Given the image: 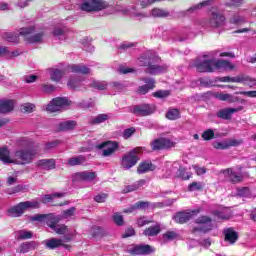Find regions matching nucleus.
Returning a JSON list of instances; mask_svg holds the SVG:
<instances>
[{
    "label": "nucleus",
    "mask_w": 256,
    "mask_h": 256,
    "mask_svg": "<svg viewBox=\"0 0 256 256\" xmlns=\"http://www.w3.org/2000/svg\"><path fill=\"white\" fill-rule=\"evenodd\" d=\"M219 51L214 50L211 52H208L207 54L203 55L204 59H210V60H203L197 59L194 67H196V70L199 73H213L214 71H232L233 66L231 62L227 60H215L214 57H217Z\"/></svg>",
    "instance_id": "f257e3e1"
},
{
    "label": "nucleus",
    "mask_w": 256,
    "mask_h": 256,
    "mask_svg": "<svg viewBox=\"0 0 256 256\" xmlns=\"http://www.w3.org/2000/svg\"><path fill=\"white\" fill-rule=\"evenodd\" d=\"M35 153L27 150H18L13 156L7 148H0V161L3 163H15L16 165H25L30 163Z\"/></svg>",
    "instance_id": "f03ea898"
},
{
    "label": "nucleus",
    "mask_w": 256,
    "mask_h": 256,
    "mask_svg": "<svg viewBox=\"0 0 256 256\" xmlns=\"http://www.w3.org/2000/svg\"><path fill=\"white\" fill-rule=\"evenodd\" d=\"M161 58L153 55V52H149L148 54H142L138 58V63L141 67H148L147 72L150 75H159V73H165L167 71V65H159Z\"/></svg>",
    "instance_id": "7ed1b4c3"
},
{
    "label": "nucleus",
    "mask_w": 256,
    "mask_h": 256,
    "mask_svg": "<svg viewBox=\"0 0 256 256\" xmlns=\"http://www.w3.org/2000/svg\"><path fill=\"white\" fill-rule=\"evenodd\" d=\"M24 39L25 43H43L47 39L45 34L43 33H20V34H15V33H3L2 34V39L4 41H7L8 43H13L14 45H17L19 41Z\"/></svg>",
    "instance_id": "20e7f679"
},
{
    "label": "nucleus",
    "mask_w": 256,
    "mask_h": 256,
    "mask_svg": "<svg viewBox=\"0 0 256 256\" xmlns=\"http://www.w3.org/2000/svg\"><path fill=\"white\" fill-rule=\"evenodd\" d=\"M110 8V15L117 13V9L109 5V2L105 0H83L80 9L87 13H95L97 11H103V9Z\"/></svg>",
    "instance_id": "39448f33"
},
{
    "label": "nucleus",
    "mask_w": 256,
    "mask_h": 256,
    "mask_svg": "<svg viewBox=\"0 0 256 256\" xmlns=\"http://www.w3.org/2000/svg\"><path fill=\"white\" fill-rule=\"evenodd\" d=\"M143 151V148H135L132 151L126 153L120 162L122 169L129 171L131 167H135L139 161V153Z\"/></svg>",
    "instance_id": "423d86ee"
},
{
    "label": "nucleus",
    "mask_w": 256,
    "mask_h": 256,
    "mask_svg": "<svg viewBox=\"0 0 256 256\" xmlns=\"http://www.w3.org/2000/svg\"><path fill=\"white\" fill-rule=\"evenodd\" d=\"M196 223L198 226L193 228V233H197V231L209 233V231H212L215 227V222L209 216H200L196 219Z\"/></svg>",
    "instance_id": "0eeeda50"
},
{
    "label": "nucleus",
    "mask_w": 256,
    "mask_h": 256,
    "mask_svg": "<svg viewBox=\"0 0 256 256\" xmlns=\"http://www.w3.org/2000/svg\"><path fill=\"white\" fill-rule=\"evenodd\" d=\"M96 149L101 151L102 157H113L119 150V143L117 141H104L96 145Z\"/></svg>",
    "instance_id": "6e6552de"
},
{
    "label": "nucleus",
    "mask_w": 256,
    "mask_h": 256,
    "mask_svg": "<svg viewBox=\"0 0 256 256\" xmlns=\"http://www.w3.org/2000/svg\"><path fill=\"white\" fill-rule=\"evenodd\" d=\"M71 106V101L67 98H54L46 107V111L49 113H57V111H63L67 107Z\"/></svg>",
    "instance_id": "1a4fd4ad"
},
{
    "label": "nucleus",
    "mask_w": 256,
    "mask_h": 256,
    "mask_svg": "<svg viewBox=\"0 0 256 256\" xmlns=\"http://www.w3.org/2000/svg\"><path fill=\"white\" fill-rule=\"evenodd\" d=\"M59 221H61V216L54 215L50 218L48 226L58 235H65V233H68L67 226L57 224Z\"/></svg>",
    "instance_id": "9d476101"
},
{
    "label": "nucleus",
    "mask_w": 256,
    "mask_h": 256,
    "mask_svg": "<svg viewBox=\"0 0 256 256\" xmlns=\"http://www.w3.org/2000/svg\"><path fill=\"white\" fill-rule=\"evenodd\" d=\"M152 151H161L163 149H171L173 142L167 138H158L150 143Z\"/></svg>",
    "instance_id": "9b49d317"
},
{
    "label": "nucleus",
    "mask_w": 256,
    "mask_h": 256,
    "mask_svg": "<svg viewBox=\"0 0 256 256\" xmlns=\"http://www.w3.org/2000/svg\"><path fill=\"white\" fill-rule=\"evenodd\" d=\"M225 25V15L221 14L219 11H212L209 26L213 29H219Z\"/></svg>",
    "instance_id": "f8f14e48"
},
{
    "label": "nucleus",
    "mask_w": 256,
    "mask_h": 256,
    "mask_svg": "<svg viewBox=\"0 0 256 256\" xmlns=\"http://www.w3.org/2000/svg\"><path fill=\"white\" fill-rule=\"evenodd\" d=\"M155 112V108L149 104H142L134 106L133 113L138 117H147Z\"/></svg>",
    "instance_id": "ddd939ff"
},
{
    "label": "nucleus",
    "mask_w": 256,
    "mask_h": 256,
    "mask_svg": "<svg viewBox=\"0 0 256 256\" xmlns=\"http://www.w3.org/2000/svg\"><path fill=\"white\" fill-rule=\"evenodd\" d=\"M214 1L215 0H205L204 2L196 4L190 7L188 10L180 12V17H186V15H188L189 13H195V11L203 9V7H209L210 5H213Z\"/></svg>",
    "instance_id": "4468645a"
},
{
    "label": "nucleus",
    "mask_w": 256,
    "mask_h": 256,
    "mask_svg": "<svg viewBox=\"0 0 256 256\" xmlns=\"http://www.w3.org/2000/svg\"><path fill=\"white\" fill-rule=\"evenodd\" d=\"M199 213V210H193L190 212H179L174 216V221L176 223H187L193 217V215H197Z\"/></svg>",
    "instance_id": "2eb2a0df"
},
{
    "label": "nucleus",
    "mask_w": 256,
    "mask_h": 256,
    "mask_svg": "<svg viewBox=\"0 0 256 256\" xmlns=\"http://www.w3.org/2000/svg\"><path fill=\"white\" fill-rule=\"evenodd\" d=\"M142 81L145 83V85H142L138 88V93L141 95H147L151 89H155V79L143 78Z\"/></svg>",
    "instance_id": "dca6fc26"
},
{
    "label": "nucleus",
    "mask_w": 256,
    "mask_h": 256,
    "mask_svg": "<svg viewBox=\"0 0 256 256\" xmlns=\"http://www.w3.org/2000/svg\"><path fill=\"white\" fill-rule=\"evenodd\" d=\"M68 71H71V73H80L81 75H89L91 68L85 64H72L68 66Z\"/></svg>",
    "instance_id": "f3484780"
},
{
    "label": "nucleus",
    "mask_w": 256,
    "mask_h": 256,
    "mask_svg": "<svg viewBox=\"0 0 256 256\" xmlns=\"http://www.w3.org/2000/svg\"><path fill=\"white\" fill-rule=\"evenodd\" d=\"M132 255H149L153 253V247L150 245H137L131 250Z\"/></svg>",
    "instance_id": "a211bd4d"
},
{
    "label": "nucleus",
    "mask_w": 256,
    "mask_h": 256,
    "mask_svg": "<svg viewBox=\"0 0 256 256\" xmlns=\"http://www.w3.org/2000/svg\"><path fill=\"white\" fill-rule=\"evenodd\" d=\"M116 11H121L122 13H124V15H130L132 17V19H146L147 17H151V15L149 13H137L135 12L134 9L129 10L128 8H123L121 10L116 9Z\"/></svg>",
    "instance_id": "6ab92c4d"
},
{
    "label": "nucleus",
    "mask_w": 256,
    "mask_h": 256,
    "mask_svg": "<svg viewBox=\"0 0 256 256\" xmlns=\"http://www.w3.org/2000/svg\"><path fill=\"white\" fill-rule=\"evenodd\" d=\"M96 178H97V173L89 172V171L78 172L75 175V179L77 181H95Z\"/></svg>",
    "instance_id": "aec40b11"
},
{
    "label": "nucleus",
    "mask_w": 256,
    "mask_h": 256,
    "mask_svg": "<svg viewBox=\"0 0 256 256\" xmlns=\"http://www.w3.org/2000/svg\"><path fill=\"white\" fill-rule=\"evenodd\" d=\"M25 211V205L23 204V202H20L18 205L8 210V215L10 217H21V215H23Z\"/></svg>",
    "instance_id": "412c9836"
},
{
    "label": "nucleus",
    "mask_w": 256,
    "mask_h": 256,
    "mask_svg": "<svg viewBox=\"0 0 256 256\" xmlns=\"http://www.w3.org/2000/svg\"><path fill=\"white\" fill-rule=\"evenodd\" d=\"M214 97L215 99H218V101H227V103H237V101H239V99L236 96L221 92H215Z\"/></svg>",
    "instance_id": "4be33fe9"
},
{
    "label": "nucleus",
    "mask_w": 256,
    "mask_h": 256,
    "mask_svg": "<svg viewBox=\"0 0 256 256\" xmlns=\"http://www.w3.org/2000/svg\"><path fill=\"white\" fill-rule=\"evenodd\" d=\"M37 167L43 169L44 171H51L55 169V159H42L37 162Z\"/></svg>",
    "instance_id": "5701e85b"
},
{
    "label": "nucleus",
    "mask_w": 256,
    "mask_h": 256,
    "mask_svg": "<svg viewBox=\"0 0 256 256\" xmlns=\"http://www.w3.org/2000/svg\"><path fill=\"white\" fill-rule=\"evenodd\" d=\"M224 177L232 181V183H239L242 181L243 177L237 172L233 171V169L229 168L223 171Z\"/></svg>",
    "instance_id": "b1692460"
},
{
    "label": "nucleus",
    "mask_w": 256,
    "mask_h": 256,
    "mask_svg": "<svg viewBox=\"0 0 256 256\" xmlns=\"http://www.w3.org/2000/svg\"><path fill=\"white\" fill-rule=\"evenodd\" d=\"M14 107H15L14 100H7V99L0 100V113H9L13 111Z\"/></svg>",
    "instance_id": "393cba45"
},
{
    "label": "nucleus",
    "mask_w": 256,
    "mask_h": 256,
    "mask_svg": "<svg viewBox=\"0 0 256 256\" xmlns=\"http://www.w3.org/2000/svg\"><path fill=\"white\" fill-rule=\"evenodd\" d=\"M224 237H225V241L230 243V245H233V243H235L237 239H239V235L237 234V232H235V230H233V228L225 229Z\"/></svg>",
    "instance_id": "a878e982"
},
{
    "label": "nucleus",
    "mask_w": 256,
    "mask_h": 256,
    "mask_svg": "<svg viewBox=\"0 0 256 256\" xmlns=\"http://www.w3.org/2000/svg\"><path fill=\"white\" fill-rule=\"evenodd\" d=\"M237 111H241V109L225 108L217 112V117H219V119H231V115H233V113H237Z\"/></svg>",
    "instance_id": "bb28decb"
},
{
    "label": "nucleus",
    "mask_w": 256,
    "mask_h": 256,
    "mask_svg": "<svg viewBox=\"0 0 256 256\" xmlns=\"http://www.w3.org/2000/svg\"><path fill=\"white\" fill-rule=\"evenodd\" d=\"M67 163L68 165H70V167H75L77 165H85V163H87V157L85 155L71 157L70 159H68Z\"/></svg>",
    "instance_id": "cd10ccee"
},
{
    "label": "nucleus",
    "mask_w": 256,
    "mask_h": 256,
    "mask_svg": "<svg viewBox=\"0 0 256 256\" xmlns=\"http://www.w3.org/2000/svg\"><path fill=\"white\" fill-rule=\"evenodd\" d=\"M160 233H161V225H159V224L150 226V227L146 228L143 232V234L146 237H155V236L159 235Z\"/></svg>",
    "instance_id": "c85d7f7f"
},
{
    "label": "nucleus",
    "mask_w": 256,
    "mask_h": 256,
    "mask_svg": "<svg viewBox=\"0 0 256 256\" xmlns=\"http://www.w3.org/2000/svg\"><path fill=\"white\" fill-rule=\"evenodd\" d=\"M149 15L150 17H158V18L171 17V13L169 11L161 8L152 9Z\"/></svg>",
    "instance_id": "c756f323"
},
{
    "label": "nucleus",
    "mask_w": 256,
    "mask_h": 256,
    "mask_svg": "<svg viewBox=\"0 0 256 256\" xmlns=\"http://www.w3.org/2000/svg\"><path fill=\"white\" fill-rule=\"evenodd\" d=\"M51 217H54L53 214H36L34 216H30V221H37L38 223H44L46 221L47 225H49V221H51Z\"/></svg>",
    "instance_id": "7c9ffc66"
},
{
    "label": "nucleus",
    "mask_w": 256,
    "mask_h": 256,
    "mask_svg": "<svg viewBox=\"0 0 256 256\" xmlns=\"http://www.w3.org/2000/svg\"><path fill=\"white\" fill-rule=\"evenodd\" d=\"M63 75H65L63 70H59V69H55V68L50 69V79H51V81H54L55 83H59V81H61V79H63Z\"/></svg>",
    "instance_id": "2f4dec72"
},
{
    "label": "nucleus",
    "mask_w": 256,
    "mask_h": 256,
    "mask_svg": "<svg viewBox=\"0 0 256 256\" xmlns=\"http://www.w3.org/2000/svg\"><path fill=\"white\" fill-rule=\"evenodd\" d=\"M147 207H149V202L138 201L127 210H124V213H133L137 209H147Z\"/></svg>",
    "instance_id": "473e14b6"
},
{
    "label": "nucleus",
    "mask_w": 256,
    "mask_h": 256,
    "mask_svg": "<svg viewBox=\"0 0 256 256\" xmlns=\"http://www.w3.org/2000/svg\"><path fill=\"white\" fill-rule=\"evenodd\" d=\"M37 248L36 242H24L20 245L19 253H29V251H33V249Z\"/></svg>",
    "instance_id": "72a5a7b5"
},
{
    "label": "nucleus",
    "mask_w": 256,
    "mask_h": 256,
    "mask_svg": "<svg viewBox=\"0 0 256 256\" xmlns=\"http://www.w3.org/2000/svg\"><path fill=\"white\" fill-rule=\"evenodd\" d=\"M45 245L48 249H57V247H61V245H63V240L51 238L45 241Z\"/></svg>",
    "instance_id": "f704fd0d"
},
{
    "label": "nucleus",
    "mask_w": 256,
    "mask_h": 256,
    "mask_svg": "<svg viewBox=\"0 0 256 256\" xmlns=\"http://www.w3.org/2000/svg\"><path fill=\"white\" fill-rule=\"evenodd\" d=\"M139 174L147 173L153 171V164L151 162H141L137 169Z\"/></svg>",
    "instance_id": "c9c22d12"
},
{
    "label": "nucleus",
    "mask_w": 256,
    "mask_h": 256,
    "mask_svg": "<svg viewBox=\"0 0 256 256\" xmlns=\"http://www.w3.org/2000/svg\"><path fill=\"white\" fill-rule=\"evenodd\" d=\"M74 127H77V122L68 120L60 123L59 129L60 131H71Z\"/></svg>",
    "instance_id": "e433bc0d"
},
{
    "label": "nucleus",
    "mask_w": 256,
    "mask_h": 256,
    "mask_svg": "<svg viewBox=\"0 0 256 256\" xmlns=\"http://www.w3.org/2000/svg\"><path fill=\"white\" fill-rule=\"evenodd\" d=\"M145 183H147V181L145 180H139L137 182H135L132 185H129L125 188L124 193H131L133 191H137V189H139V187H143V185H145Z\"/></svg>",
    "instance_id": "4c0bfd02"
},
{
    "label": "nucleus",
    "mask_w": 256,
    "mask_h": 256,
    "mask_svg": "<svg viewBox=\"0 0 256 256\" xmlns=\"http://www.w3.org/2000/svg\"><path fill=\"white\" fill-rule=\"evenodd\" d=\"M107 119H109L107 114H99L98 116L90 119V125H100V123H105Z\"/></svg>",
    "instance_id": "58836bf2"
},
{
    "label": "nucleus",
    "mask_w": 256,
    "mask_h": 256,
    "mask_svg": "<svg viewBox=\"0 0 256 256\" xmlns=\"http://www.w3.org/2000/svg\"><path fill=\"white\" fill-rule=\"evenodd\" d=\"M166 117L170 121H175L176 119H179V117H181V112L179 111V109H170L166 113Z\"/></svg>",
    "instance_id": "ea45409f"
},
{
    "label": "nucleus",
    "mask_w": 256,
    "mask_h": 256,
    "mask_svg": "<svg viewBox=\"0 0 256 256\" xmlns=\"http://www.w3.org/2000/svg\"><path fill=\"white\" fill-rule=\"evenodd\" d=\"M90 87H93V89H98L99 91H104V89H107V82L92 80Z\"/></svg>",
    "instance_id": "a19ab883"
},
{
    "label": "nucleus",
    "mask_w": 256,
    "mask_h": 256,
    "mask_svg": "<svg viewBox=\"0 0 256 256\" xmlns=\"http://www.w3.org/2000/svg\"><path fill=\"white\" fill-rule=\"evenodd\" d=\"M22 203H23L26 211H27V209H39V207H41V203H39V201H37V200L25 201Z\"/></svg>",
    "instance_id": "79ce46f5"
},
{
    "label": "nucleus",
    "mask_w": 256,
    "mask_h": 256,
    "mask_svg": "<svg viewBox=\"0 0 256 256\" xmlns=\"http://www.w3.org/2000/svg\"><path fill=\"white\" fill-rule=\"evenodd\" d=\"M17 239L25 240V239H31L33 237V232L27 231V230H20L16 232Z\"/></svg>",
    "instance_id": "37998d69"
},
{
    "label": "nucleus",
    "mask_w": 256,
    "mask_h": 256,
    "mask_svg": "<svg viewBox=\"0 0 256 256\" xmlns=\"http://www.w3.org/2000/svg\"><path fill=\"white\" fill-rule=\"evenodd\" d=\"M219 81H221V83H241L243 80L240 77L224 76L219 78Z\"/></svg>",
    "instance_id": "c03bdc74"
},
{
    "label": "nucleus",
    "mask_w": 256,
    "mask_h": 256,
    "mask_svg": "<svg viewBox=\"0 0 256 256\" xmlns=\"http://www.w3.org/2000/svg\"><path fill=\"white\" fill-rule=\"evenodd\" d=\"M112 219L115 225H118L119 227L125 225V221L123 220V215H121V213L119 212L114 213L112 216Z\"/></svg>",
    "instance_id": "a18cd8bd"
},
{
    "label": "nucleus",
    "mask_w": 256,
    "mask_h": 256,
    "mask_svg": "<svg viewBox=\"0 0 256 256\" xmlns=\"http://www.w3.org/2000/svg\"><path fill=\"white\" fill-rule=\"evenodd\" d=\"M65 194L63 193H54L52 195H45L42 197V202L44 203H51V201H53V199H57V197H64Z\"/></svg>",
    "instance_id": "49530a36"
},
{
    "label": "nucleus",
    "mask_w": 256,
    "mask_h": 256,
    "mask_svg": "<svg viewBox=\"0 0 256 256\" xmlns=\"http://www.w3.org/2000/svg\"><path fill=\"white\" fill-rule=\"evenodd\" d=\"M238 197H251V189L248 187H242L237 189Z\"/></svg>",
    "instance_id": "de8ad7c7"
},
{
    "label": "nucleus",
    "mask_w": 256,
    "mask_h": 256,
    "mask_svg": "<svg viewBox=\"0 0 256 256\" xmlns=\"http://www.w3.org/2000/svg\"><path fill=\"white\" fill-rule=\"evenodd\" d=\"M21 111H23V113H33V111H35V104L24 103L21 105Z\"/></svg>",
    "instance_id": "09e8293b"
},
{
    "label": "nucleus",
    "mask_w": 256,
    "mask_h": 256,
    "mask_svg": "<svg viewBox=\"0 0 256 256\" xmlns=\"http://www.w3.org/2000/svg\"><path fill=\"white\" fill-rule=\"evenodd\" d=\"M81 85V80L75 78V77H72L69 79L68 81V84L67 86L70 88V89H78V87Z\"/></svg>",
    "instance_id": "8fccbe9b"
},
{
    "label": "nucleus",
    "mask_w": 256,
    "mask_h": 256,
    "mask_svg": "<svg viewBox=\"0 0 256 256\" xmlns=\"http://www.w3.org/2000/svg\"><path fill=\"white\" fill-rule=\"evenodd\" d=\"M75 215V207H72L68 210H65L62 215H57L56 217H60L61 219H69Z\"/></svg>",
    "instance_id": "3c124183"
},
{
    "label": "nucleus",
    "mask_w": 256,
    "mask_h": 256,
    "mask_svg": "<svg viewBox=\"0 0 256 256\" xmlns=\"http://www.w3.org/2000/svg\"><path fill=\"white\" fill-rule=\"evenodd\" d=\"M152 95L153 97H156V99H165L169 97L170 93L167 90H158L154 92Z\"/></svg>",
    "instance_id": "603ef678"
},
{
    "label": "nucleus",
    "mask_w": 256,
    "mask_h": 256,
    "mask_svg": "<svg viewBox=\"0 0 256 256\" xmlns=\"http://www.w3.org/2000/svg\"><path fill=\"white\" fill-rule=\"evenodd\" d=\"M203 189V183L201 182H192L188 186V191H201Z\"/></svg>",
    "instance_id": "864d4df0"
},
{
    "label": "nucleus",
    "mask_w": 256,
    "mask_h": 256,
    "mask_svg": "<svg viewBox=\"0 0 256 256\" xmlns=\"http://www.w3.org/2000/svg\"><path fill=\"white\" fill-rule=\"evenodd\" d=\"M213 137H215V132H213L212 129H208L202 134V139H204V141H211Z\"/></svg>",
    "instance_id": "5fc2aeb1"
},
{
    "label": "nucleus",
    "mask_w": 256,
    "mask_h": 256,
    "mask_svg": "<svg viewBox=\"0 0 256 256\" xmlns=\"http://www.w3.org/2000/svg\"><path fill=\"white\" fill-rule=\"evenodd\" d=\"M21 53L22 52L20 50L9 51V48H7V53L5 54V57H7L8 59H15V57H19Z\"/></svg>",
    "instance_id": "6e6d98bb"
},
{
    "label": "nucleus",
    "mask_w": 256,
    "mask_h": 256,
    "mask_svg": "<svg viewBox=\"0 0 256 256\" xmlns=\"http://www.w3.org/2000/svg\"><path fill=\"white\" fill-rule=\"evenodd\" d=\"M243 21H245V18H243V16H240L239 14H234L230 18V23L234 25H237V23H243Z\"/></svg>",
    "instance_id": "4d7b16f0"
},
{
    "label": "nucleus",
    "mask_w": 256,
    "mask_h": 256,
    "mask_svg": "<svg viewBox=\"0 0 256 256\" xmlns=\"http://www.w3.org/2000/svg\"><path fill=\"white\" fill-rule=\"evenodd\" d=\"M179 173V177H181V179H184V181H187V179H191V173L185 171V168H180L178 170Z\"/></svg>",
    "instance_id": "13d9d810"
},
{
    "label": "nucleus",
    "mask_w": 256,
    "mask_h": 256,
    "mask_svg": "<svg viewBox=\"0 0 256 256\" xmlns=\"http://www.w3.org/2000/svg\"><path fill=\"white\" fill-rule=\"evenodd\" d=\"M79 106L82 107V109H90V107L95 106V102L93 99L86 100V102L79 103Z\"/></svg>",
    "instance_id": "bf43d9fd"
},
{
    "label": "nucleus",
    "mask_w": 256,
    "mask_h": 256,
    "mask_svg": "<svg viewBox=\"0 0 256 256\" xmlns=\"http://www.w3.org/2000/svg\"><path fill=\"white\" fill-rule=\"evenodd\" d=\"M192 168L194 169L196 175H205V173H207V168L205 167L193 165Z\"/></svg>",
    "instance_id": "052dcab7"
},
{
    "label": "nucleus",
    "mask_w": 256,
    "mask_h": 256,
    "mask_svg": "<svg viewBox=\"0 0 256 256\" xmlns=\"http://www.w3.org/2000/svg\"><path fill=\"white\" fill-rule=\"evenodd\" d=\"M224 1H226L225 5H227V7H239V5L243 3V0H224Z\"/></svg>",
    "instance_id": "680f3d73"
},
{
    "label": "nucleus",
    "mask_w": 256,
    "mask_h": 256,
    "mask_svg": "<svg viewBox=\"0 0 256 256\" xmlns=\"http://www.w3.org/2000/svg\"><path fill=\"white\" fill-rule=\"evenodd\" d=\"M149 223H151V220H148L145 216H142L137 220L138 227H145V225H149Z\"/></svg>",
    "instance_id": "e2e57ef3"
},
{
    "label": "nucleus",
    "mask_w": 256,
    "mask_h": 256,
    "mask_svg": "<svg viewBox=\"0 0 256 256\" xmlns=\"http://www.w3.org/2000/svg\"><path fill=\"white\" fill-rule=\"evenodd\" d=\"M42 91L44 93H53V91H55V86H53V84H43Z\"/></svg>",
    "instance_id": "0e129e2a"
},
{
    "label": "nucleus",
    "mask_w": 256,
    "mask_h": 256,
    "mask_svg": "<svg viewBox=\"0 0 256 256\" xmlns=\"http://www.w3.org/2000/svg\"><path fill=\"white\" fill-rule=\"evenodd\" d=\"M214 149H229V144L227 143H222V142H214L213 143Z\"/></svg>",
    "instance_id": "69168bd1"
},
{
    "label": "nucleus",
    "mask_w": 256,
    "mask_h": 256,
    "mask_svg": "<svg viewBox=\"0 0 256 256\" xmlns=\"http://www.w3.org/2000/svg\"><path fill=\"white\" fill-rule=\"evenodd\" d=\"M107 199V194L102 193L95 196L94 200L96 203H105V200Z\"/></svg>",
    "instance_id": "338daca9"
},
{
    "label": "nucleus",
    "mask_w": 256,
    "mask_h": 256,
    "mask_svg": "<svg viewBox=\"0 0 256 256\" xmlns=\"http://www.w3.org/2000/svg\"><path fill=\"white\" fill-rule=\"evenodd\" d=\"M163 237L165 239H167L168 241H173V239H175V237H177V233L170 231V232H166Z\"/></svg>",
    "instance_id": "774afa93"
}]
</instances>
